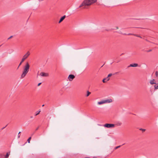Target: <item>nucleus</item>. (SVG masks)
<instances>
[{
  "label": "nucleus",
  "instance_id": "13",
  "mask_svg": "<svg viewBox=\"0 0 158 158\" xmlns=\"http://www.w3.org/2000/svg\"><path fill=\"white\" fill-rule=\"evenodd\" d=\"M91 94V93L89 92V91H87V94L86 95V97H88Z\"/></svg>",
  "mask_w": 158,
  "mask_h": 158
},
{
  "label": "nucleus",
  "instance_id": "26",
  "mask_svg": "<svg viewBox=\"0 0 158 158\" xmlns=\"http://www.w3.org/2000/svg\"><path fill=\"white\" fill-rule=\"evenodd\" d=\"M41 84V83H39L38 85V86H40Z\"/></svg>",
  "mask_w": 158,
  "mask_h": 158
},
{
  "label": "nucleus",
  "instance_id": "37",
  "mask_svg": "<svg viewBox=\"0 0 158 158\" xmlns=\"http://www.w3.org/2000/svg\"><path fill=\"white\" fill-rule=\"evenodd\" d=\"M44 106V105H42V106Z\"/></svg>",
  "mask_w": 158,
  "mask_h": 158
},
{
  "label": "nucleus",
  "instance_id": "31",
  "mask_svg": "<svg viewBox=\"0 0 158 158\" xmlns=\"http://www.w3.org/2000/svg\"><path fill=\"white\" fill-rule=\"evenodd\" d=\"M93 158H97V157H94Z\"/></svg>",
  "mask_w": 158,
  "mask_h": 158
},
{
  "label": "nucleus",
  "instance_id": "20",
  "mask_svg": "<svg viewBox=\"0 0 158 158\" xmlns=\"http://www.w3.org/2000/svg\"><path fill=\"white\" fill-rule=\"evenodd\" d=\"M40 110L39 111H37L36 112V114L35 115V116H36L37 115H38V114H39V113H40Z\"/></svg>",
  "mask_w": 158,
  "mask_h": 158
},
{
  "label": "nucleus",
  "instance_id": "18",
  "mask_svg": "<svg viewBox=\"0 0 158 158\" xmlns=\"http://www.w3.org/2000/svg\"><path fill=\"white\" fill-rule=\"evenodd\" d=\"M106 78H105L103 79L102 80V82L103 83L106 82Z\"/></svg>",
  "mask_w": 158,
  "mask_h": 158
},
{
  "label": "nucleus",
  "instance_id": "22",
  "mask_svg": "<svg viewBox=\"0 0 158 158\" xmlns=\"http://www.w3.org/2000/svg\"><path fill=\"white\" fill-rule=\"evenodd\" d=\"M112 74L111 73H110V74H108V75L107 77H111L112 76Z\"/></svg>",
  "mask_w": 158,
  "mask_h": 158
},
{
  "label": "nucleus",
  "instance_id": "21",
  "mask_svg": "<svg viewBox=\"0 0 158 158\" xmlns=\"http://www.w3.org/2000/svg\"><path fill=\"white\" fill-rule=\"evenodd\" d=\"M121 147V146L120 145V146H117L116 147H115V148H114V149L115 150H116L117 149H118V148H120V147Z\"/></svg>",
  "mask_w": 158,
  "mask_h": 158
},
{
  "label": "nucleus",
  "instance_id": "7",
  "mask_svg": "<svg viewBox=\"0 0 158 158\" xmlns=\"http://www.w3.org/2000/svg\"><path fill=\"white\" fill-rule=\"evenodd\" d=\"M40 75L42 77H48V74L47 73L44 72H41L40 74Z\"/></svg>",
  "mask_w": 158,
  "mask_h": 158
},
{
  "label": "nucleus",
  "instance_id": "33",
  "mask_svg": "<svg viewBox=\"0 0 158 158\" xmlns=\"http://www.w3.org/2000/svg\"><path fill=\"white\" fill-rule=\"evenodd\" d=\"M39 1H43L44 0H39Z\"/></svg>",
  "mask_w": 158,
  "mask_h": 158
},
{
  "label": "nucleus",
  "instance_id": "25",
  "mask_svg": "<svg viewBox=\"0 0 158 158\" xmlns=\"http://www.w3.org/2000/svg\"><path fill=\"white\" fill-rule=\"evenodd\" d=\"M13 37V36H11L10 37H9L8 39V40H9L10 39L12 38V37Z\"/></svg>",
  "mask_w": 158,
  "mask_h": 158
},
{
  "label": "nucleus",
  "instance_id": "8",
  "mask_svg": "<svg viewBox=\"0 0 158 158\" xmlns=\"http://www.w3.org/2000/svg\"><path fill=\"white\" fill-rule=\"evenodd\" d=\"M138 66V64H130L128 67H136Z\"/></svg>",
  "mask_w": 158,
  "mask_h": 158
},
{
  "label": "nucleus",
  "instance_id": "3",
  "mask_svg": "<svg viewBox=\"0 0 158 158\" xmlns=\"http://www.w3.org/2000/svg\"><path fill=\"white\" fill-rule=\"evenodd\" d=\"M112 100L111 99H109L107 100H103L100 102H98V103L99 105H101L104 103L111 102Z\"/></svg>",
  "mask_w": 158,
  "mask_h": 158
},
{
  "label": "nucleus",
  "instance_id": "38",
  "mask_svg": "<svg viewBox=\"0 0 158 158\" xmlns=\"http://www.w3.org/2000/svg\"><path fill=\"white\" fill-rule=\"evenodd\" d=\"M31 118H32V116H31Z\"/></svg>",
  "mask_w": 158,
  "mask_h": 158
},
{
  "label": "nucleus",
  "instance_id": "4",
  "mask_svg": "<svg viewBox=\"0 0 158 158\" xmlns=\"http://www.w3.org/2000/svg\"><path fill=\"white\" fill-rule=\"evenodd\" d=\"M104 127L107 128H113L115 126V125L113 124L106 123L104 125Z\"/></svg>",
  "mask_w": 158,
  "mask_h": 158
},
{
  "label": "nucleus",
  "instance_id": "11",
  "mask_svg": "<svg viewBox=\"0 0 158 158\" xmlns=\"http://www.w3.org/2000/svg\"><path fill=\"white\" fill-rule=\"evenodd\" d=\"M154 80L153 79L152 80H151L150 81V83L151 84H155L156 83L154 82Z\"/></svg>",
  "mask_w": 158,
  "mask_h": 158
},
{
  "label": "nucleus",
  "instance_id": "28",
  "mask_svg": "<svg viewBox=\"0 0 158 158\" xmlns=\"http://www.w3.org/2000/svg\"><path fill=\"white\" fill-rule=\"evenodd\" d=\"M39 128V127H37L36 129L35 130H36V131Z\"/></svg>",
  "mask_w": 158,
  "mask_h": 158
},
{
  "label": "nucleus",
  "instance_id": "34",
  "mask_svg": "<svg viewBox=\"0 0 158 158\" xmlns=\"http://www.w3.org/2000/svg\"><path fill=\"white\" fill-rule=\"evenodd\" d=\"M20 132H19L18 134V135H19V134H20Z\"/></svg>",
  "mask_w": 158,
  "mask_h": 158
},
{
  "label": "nucleus",
  "instance_id": "32",
  "mask_svg": "<svg viewBox=\"0 0 158 158\" xmlns=\"http://www.w3.org/2000/svg\"><path fill=\"white\" fill-rule=\"evenodd\" d=\"M142 130L144 131H145V129H142Z\"/></svg>",
  "mask_w": 158,
  "mask_h": 158
},
{
  "label": "nucleus",
  "instance_id": "23",
  "mask_svg": "<svg viewBox=\"0 0 158 158\" xmlns=\"http://www.w3.org/2000/svg\"><path fill=\"white\" fill-rule=\"evenodd\" d=\"M128 35H134V34H132V33H129L127 34Z\"/></svg>",
  "mask_w": 158,
  "mask_h": 158
},
{
  "label": "nucleus",
  "instance_id": "6",
  "mask_svg": "<svg viewBox=\"0 0 158 158\" xmlns=\"http://www.w3.org/2000/svg\"><path fill=\"white\" fill-rule=\"evenodd\" d=\"M75 76L73 74H70L69 75L68 79L69 81H72L75 78Z\"/></svg>",
  "mask_w": 158,
  "mask_h": 158
},
{
  "label": "nucleus",
  "instance_id": "16",
  "mask_svg": "<svg viewBox=\"0 0 158 158\" xmlns=\"http://www.w3.org/2000/svg\"><path fill=\"white\" fill-rule=\"evenodd\" d=\"M31 139V137H30L28 138V139H27V141H28V143H30V140Z\"/></svg>",
  "mask_w": 158,
  "mask_h": 158
},
{
  "label": "nucleus",
  "instance_id": "29",
  "mask_svg": "<svg viewBox=\"0 0 158 158\" xmlns=\"http://www.w3.org/2000/svg\"><path fill=\"white\" fill-rule=\"evenodd\" d=\"M152 50H150L148 51L147 52H150Z\"/></svg>",
  "mask_w": 158,
  "mask_h": 158
},
{
  "label": "nucleus",
  "instance_id": "5",
  "mask_svg": "<svg viewBox=\"0 0 158 158\" xmlns=\"http://www.w3.org/2000/svg\"><path fill=\"white\" fill-rule=\"evenodd\" d=\"M30 55V52L29 51L27 52V53L23 56V57L22 59L24 61Z\"/></svg>",
  "mask_w": 158,
  "mask_h": 158
},
{
  "label": "nucleus",
  "instance_id": "17",
  "mask_svg": "<svg viewBox=\"0 0 158 158\" xmlns=\"http://www.w3.org/2000/svg\"><path fill=\"white\" fill-rule=\"evenodd\" d=\"M155 75L156 77H158V72L157 71L155 72Z\"/></svg>",
  "mask_w": 158,
  "mask_h": 158
},
{
  "label": "nucleus",
  "instance_id": "24",
  "mask_svg": "<svg viewBox=\"0 0 158 158\" xmlns=\"http://www.w3.org/2000/svg\"><path fill=\"white\" fill-rule=\"evenodd\" d=\"M106 81H109V80H110V78H109V77H106Z\"/></svg>",
  "mask_w": 158,
  "mask_h": 158
},
{
  "label": "nucleus",
  "instance_id": "36",
  "mask_svg": "<svg viewBox=\"0 0 158 158\" xmlns=\"http://www.w3.org/2000/svg\"><path fill=\"white\" fill-rule=\"evenodd\" d=\"M124 35H127V34L125 33V34H124Z\"/></svg>",
  "mask_w": 158,
  "mask_h": 158
},
{
  "label": "nucleus",
  "instance_id": "10",
  "mask_svg": "<svg viewBox=\"0 0 158 158\" xmlns=\"http://www.w3.org/2000/svg\"><path fill=\"white\" fill-rule=\"evenodd\" d=\"M10 154V152H9L7 153L6 155H4V158H8Z\"/></svg>",
  "mask_w": 158,
  "mask_h": 158
},
{
  "label": "nucleus",
  "instance_id": "39",
  "mask_svg": "<svg viewBox=\"0 0 158 158\" xmlns=\"http://www.w3.org/2000/svg\"><path fill=\"white\" fill-rule=\"evenodd\" d=\"M1 45H0V47L1 46Z\"/></svg>",
  "mask_w": 158,
  "mask_h": 158
},
{
  "label": "nucleus",
  "instance_id": "14",
  "mask_svg": "<svg viewBox=\"0 0 158 158\" xmlns=\"http://www.w3.org/2000/svg\"><path fill=\"white\" fill-rule=\"evenodd\" d=\"M0 158H4V155L2 154H0Z\"/></svg>",
  "mask_w": 158,
  "mask_h": 158
},
{
  "label": "nucleus",
  "instance_id": "9",
  "mask_svg": "<svg viewBox=\"0 0 158 158\" xmlns=\"http://www.w3.org/2000/svg\"><path fill=\"white\" fill-rule=\"evenodd\" d=\"M65 17H66L65 15H64L63 16H62V17H61L59 22V23H60L61 22H62L65 18Z\"/></svg>",
  "mask_w": 158,
  "mask_h": 158
},
{
  "label": "nucleus",
  "instance_id": "19",
  "mask_svg": "<svg viewBox=\"0 0 158 158\" xmlns=\"http://www.w3.org/2000/svg\"><path fill=\"white\" fill-rule=\"evenodd\" d=\"M154 87H155V89H158V85H155Z\"/></svg>",
  "mask_w": 158,
  "mask_h": 158
},
{
  "label": "nucleus",
  "instance_id": "12",
  "mask_svg": "<svg viewBox=\"0 0 158 158\" xmlns=\"http://www.w3.org/2000/svg\"><path fill=\"white\" fill-rule=\"evenodd\" d=\"M24 61V60H23L22 59L21 60V61H20L18 68H17V69H18L19 67L20 66V65L22 64V63Z\"/></svg>",
  "mask_w": 158,
  "mask_h": 158
},
{
  "label": "nucleus",
  "instance_id": "30",
  "mask_svg": "<svg viewBox=\"0 0 158 158\" xmlns=\"http://www.w3.org/2000/svg\"><path fill=\"white\" fill-rule=\"evenodd\" d=\"M116 28L117 29H118V27H116Z\"/></svg>",
  "mask_w": 158,
  "mask_h": 158
},
{
  "label": "nucleus",
  "instance_id": "35",
  "mask_svg": "<svg viewBox=\"0 0 158 158\" xmlns=\"http://www.w3.org/2000/svg\"><path fill=\"white\" fill-rule=\"evenodd\" d=\"M18 138H19V137L20 136H19V135H18Z\"/></svg>",
  "mask_w": 158,
  "mask_h": 158
},
{
  "label": "nucleus",
  "instance_id": "2",
  "mask_svg": "<svg viewBox=\"0 0 158 158\" xmlns=\"http://www.w3.org/2000/svg\"><path fill=\"white\" fill-rule=\"evenodd\" d=\"M30 68V65L28 62L26 63L24 67L23 71L21 76V78H23L28 73Z\"/></svg>",
  "mask_w": 158,
  "mask_h": 158
},
{
  "label": "nucleus",
  "instance_id": "1",
  "mask_svg": "<svg viewBox=\"0 0 158 158\" xmlns=\"http://www.w3.org/2000/svg\"><path fill=\"white\" fill-rule=\"evenodd\" d=\"M97 0H84L79 6V8L83 7V9L86 8L87 6L91 5L96 2Z\"/></svg>",
  "mask_w": 158,
  "mask_h": 158
},
{
  "label": "nucleus",
  "instance_id": "27",
  "mask_svg": "<svg viewBox=\"0 0 158 158\" xmlns=\"http://www.w3.org/2000/svg\"><path fill=\"white\" fill-rule=\"evenodd\" d=\"M7 126V125H6L5 127H3L2 128V130H3V129H4V128H5V127Z\"/></svg>",
  "mask_w": 158,
  "mask_h": 158
},
{
  "label": "nucleus",
  "instance_id": "15",
  "mask_svg": "<svg viewBox=\"0 0 158 158\" xmlns=\"http://www.w3.org/2000/svg\"><path fill=\"white\" fill-rule=\"evenodd\" d=\"M134 35L135 36H136L138 37H139V38H142V37L140 35H136V34H134V35Z\"/></svg>",
  "mask_w": 158,
  "mask_h": 158
}]
</instances>
